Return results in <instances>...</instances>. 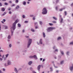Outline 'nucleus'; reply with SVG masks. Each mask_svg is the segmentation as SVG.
<instances>
[{
	"label": "nucleus",
	"mask_w": 73,
	"mask_h": 73,
	"mask_svg": "<svg viewBox=\"0 0 73 73\" xmlns=\"http://www.w3.org/2000/svg\"><path fill=\"white\" fill-rule=\"evenodd\" d=\"M3 22H5V19H3Z\"/></svg>",
	"instance_id": "41"
},
{
	"label": "nucleus",
	"mask_w": 73,
	"mask_h": 73,
	"mask_svg": "<svg viewBox=\"0 0 73 73\" xmlns=\"http://www.w3.org/2000/svg\"><path fill=\"white\" fill-rule=\"evenodd\" d=\"M35 25H37V23L36 22L35 23Z\"/></svg>",
	"instance_id": "33"
},
{
	"label": "nucleus",
	"mask_w": 73,
	"mask_h": 73,
	"mask_svg": "<svg viewBox=\"0 0 73 73\" xmlns=\"http://www.w3.org/2000/svg\"><path fill=\"white\" fill-rule=\"evenodd\" d=\"M14 70L15 71L16 73H17V69L16 68H15L14 69Z\"/></svg>",
	"instance_id": "12"
},
{
	"label": "nucleus",
	"mask_w": 73,
	"mask_h": 73,
	"mask_svg": "<svg viewBox=\"0 0 73 73\" xmlns=\"http://www.w3.org/2000/svg\"><path fill=\"white\" fill-rule=\"evenodd\" d=\"M7 64L8 65H11V62L9 60H8L7 61Z\"/></svg>",
	"instance_id": "6"
},
{
	"label": "nucleus",
	"mask_w": 73,
	"mask_h": 73,
	"mask_svg": "<svg viewBox=\"0 0 73 73\" xmlns=\"http://www.w3.org/2000/svg\"><path fill=\"white\" fill-rule=\"evenodd\" d=\"M9 3H12V1H9Z\"/></svg>",
	"instance_id": "57"
},
{
	"label": "nucleus",
	"mask_w": 73,
	"mask_h": 73,
	"mask_svg": "<svg viewBox=\"0 0 73 73\" xmlns=\"http://www.w3.org/2000/svg\"><path fill=\"white\" fill-rule=\"evenodd\" d=\"M33 73H36V72H35V71H33Z\"/></svg>",
	"instance_id": "46"
},
{
	"label": "nucleus",
	"mask_w": 73,
	"mask_h": 73,
	"mask_svg": "<svg viewBox=\"0 0 73 73\" xmlns=\"http://www.w3.org/2000/svg\"><path fill=\"white\" fill-rule=\"evenodd\" d=\"M53 19H54L55 20H57V18L54 17H53Z\"/></svg>",
	"instance_id": "13"
},
{
	"label": "nucleus",
	"mask_w": 73,
	"mask_h": 73,
	"mask_svg": "<svg viewBox=\"0 0 73 73\" xmlns=\"http://www.w3.org/2000/svg\"><path fill=\"white\" fill-rule=\"evenodd\" d=\"M32 40L31 39H29V41L28 43V46L27 48H29V46H30V45H31V43H32Z\"/></svg>",
	"instance_id": "3"
},
{
	"label": "nucleus",
	"mask_w": 73,
	"mask_h": 73,
	"mask_svg": "<svg viewBox=\"0 0 73 73\" xmlns=\"http://www.w3.org/2000/svg\"><path fill=\"white\" fill-rule=\"evenodd\" d=\"M60 39H61V37H58L57 39V40H60Z\"/></svg>",
	"instance_id": "20"
},
{
	"label": "nucleus",
	"mask_w": 73,
	"mask_h": 73,
	"mask_svg": "<svg viewBox=\"0 0 73 73\" xmlns=\"http://www.w3.org/2000/svg\"><path fill=\"white\" fill-rule=\"evenodd\" d=\"M43 35V37H45V34L44 32H43L42 33Z\"/></svg>",
	"instance_id": "10"
},
{
	"label": "nucleus",
	"mask_w": 73,
	"mask_h": 73,
	"mask_svg": "<svg viewBox=\"0 0 73 73\" xmlns=\"http://www.w3.org/2000/svg\"><path fill=\"white\" fill-rule=\"evenodd\" d=\"M38 28V27H35V29H37V28Z\"/></svg>",
	"instance_id": "63"
},
{
	"label": "nucleus",
	"mask_w": 73,
	"mask_h": 73,
	"mask_svg": "<svg viewBox=\"0 0 73 73\" xmlns=\"http://www.w3.org/2000/svg\"><path fill=\"white\" fill-rule=\"evenodd\" d=\"M6 12H5L4 13V14L5 15V14H6Z\"/></svg>",
	"instance_id": "64"
},
{
	"label": "nucleus",
	"mask_w": 73,
	"mask_h": 73,
	"mask_svg": "<svg viewBox=\"0 0 73 73\" xmlns=\"http://www.w3.org/2000/svg\"><path fill=\"white\" fill-rule=\"evenodd\" d=\"M0 6L1 7L2 6V4H1V3H0Z\"/></svg>",
	"instance_id": "45"
},
{
	"label": "nucleus",
	"mask_w": 73,
	"mask_h": 73,
	"mask_svg": "<svg viewBox=\"0 0 73 73\" xmlns=\"http://www.w3.org/2000/svg\"><path fill=\"white\" fill-rule=\"evenodd\" d=\"M39 24H40V25H42V21H40L39 22Z\"/></svg>",
	"instance_id": "23"
},
{
	"label": "nucleus",
	"mask_w": 73,
	"mask_h": 73,
	"mask_svg": "<svg viewBox=\"0 0 73 73\" xmlns=\"http://www.w3.org/2000/svg\"><path fill=\"white\" fill-rule=\"evenodd\" d=\"M50 69L51 70V71H52V68H50Z\"/></svg>",
	"instance_id": "49"
},
{
	"label": "nucleus",
	"mask_w": 73,
	"mask_h": 73,
	"mask_svg": "<svg viewBox=\"0 0 73 73\" xmlns=\"http://www.w3.org/2000/svg\"><path fill=\"white\" fill-rule=\"evenodd\" d=\"M56 10H58V7H56Z\"/></svg>",
	"instance_id": "35"
},
{
	"label": "nucleus",
	"mask_w": 73,
	"mask_h": 73,
	"mask_svg": "<svg viewBox=\"0 0 73 73\" xmlns=\"http://www.w3.org/2000/svg\"><path fill=\"white\" fill-rule=\"evenodd\" d=\"M61 53L62 54H64V52L62 51H61Z\"/></svg>",
	"instance_id": "39"
},
{
	"label": "nucleus",
	"mask_w": 73,
	"mask_h": 73,
	"mask_svg": "<svg viewBox=\"0 0 73 73\" xmlns=\"http://www.w3.org/2000/svg\"><path fill=\"white\" fill-rule=\"evenodd\" d=\"M9 46L10 48H11V46H12V45H11V44H10L9 45Z\"/></svg>",
	"instance_id": "42"
},
{
	"label": "nucleus",
	"mask_w": 73,
	"mask_h": 73,
	"mask_svg": "<svg viewBox=\"0 0 73 73\" xmlns=\"http://www.w3.org/2000/svg\"><path fill=\"white\" fill-rule=\"evenodd\" d=\"M0 52H3V50H0Z\"/></svg>",
	"instance_id": "54"
},
{
	"label": "nucleus",
	"mask_w": 73,
	"mask_h": 73,
	"mask_svg": "<svg viewBox=\"0 0 73 73\" xmlns=\"http://www.w3.org/2000/svg\"><path fill=\"white\" fill-rule=\"evenodd\" d=\"M39 44H42V39H40L39 42Z\"/></svg>",
	"instance_id": "7"
},
{
	"label": "nucleus",
	"mask_w": 73,
	"mask_h": 73,
	"mask_svg": "<svg viewBox=\"0 0 73 73\" xmlns=\"http://www.w3.org/2000/svg\"><path fill=\"white\" fill-rule=\"evenodd\" d=\"M15 5L14 4H12V7H13L15 6Z\"/></svg>",
	"instance_id": "40"
},
{
	"label": "nucleus",
	"mask_w": 73,
	"mask_h": 73,
	"mask_svg": "<svg viewBox=\"0 0 73 73\" xmlns=\"http://www.w3.org/2000/svg\"><path fill=\"white\" fill-rule=\"evenodd\" d=\"M8 66V65H7V63H5V66Z\"/></svg>",
	"instance_id": "36"
},
{
	"label": "nucleus",
	"mask_w": 73,
	"mask_h": 73,
	"mask_svg": "<svg viewBox=\"0 0 73 73\" xmlns=\"http://www.w3.org/2000/svg\"><path fill=\"white\" fill-rule=\"evenodd\" d=\"M31 31H32V32H35V30L33 29H31Z\"/></svg>",
	"instance_id": "21"
},
{
	"label": "nucleus",
	"mask_w": 73,
	"mask_h": 73,
	"mask_svg": "<svg viewBox=\"0 0 73 73\" xmlns=\"http://www.w3.org/2000/svg\"><path fill=\"white\" fill-rule=\"evenodd\" d=\"M63 20V19H62V18H61V20L60 21V22L61 23H62V21Z\"/></svg>",
	"instance_id": "19"
},
{
	"label": "nucleus",
	"mask_w": 73,
	"mask_h": 73,
	"mask_svg": "<svg viewBox=\"0 0 73 73\" xmlns=\"http://www.w3.org/2000/svg\"><path fill=\"white\" fill-rule=\"evenodd\" d=\"M64 63V61H62L60 62V64H62L63 63Z\"/></svg>",
	"instance_id": "29"
},
{
	"label": "nucleus",
	"mask_w": 73,
	"mask_h": 73,
	"mask_svg": "<svg viewBox=\"0 0 73 73\" xmlns=\"http://www.w3.org/2000/svg\"><path fill=\"white\" fill-rule=\"evenodd\" d=\"M4 5H8V3H4Z\"/></svg>",
	"instance_id": "27"
},
{
	"label": "nucleus",
	"mask_w": 73,
	"mask_h": 73,
	"mask_svg": "<svg viewBox=\"0 0 73 73\" xmlns=\"http://www.w3.org/2000/svg\"><path fill=\"white\" fill-rule=\"evenodd\" d=\"M9 55V54H7L6 55H5L6 58H7V57H8V56Z\"/></svg>",
	"instance_id": "26"
},
{
	"label": "nucleus",
	"mask_w": 73,
	"mask_h": 73,
	"mask_svg": "<svg viewBox=\"0 0 73 73\" xmlns=\"http://www.w3.org/2000/svg\"><path fill=\"white\" fill-rule=\"evenodd\" d=\"M8 9V11H10V10H11V8H10V7H9V9Z\"/></svg>",
	"instance_id": "24"
},
{
	"label": "nucleus",
	"mask_w": 73,
	"mask_h": 73,
	"mask_svg": "<svg viewBox=\"0 0 73 73\" xmlns=\"http://www.w3.org/2000/svg\"><path fill=\"white\" fill-rule=\"evenodd\" d=\"M70 70L71 71H72L73 70V64H72V66H70Z\"/></svg>",
	"instance_id": "5"
},
{
	"label": "nucleus",
	"mask_w": 73,
	"mask_h": 73,
	"mask_svg": "<svg viewBox=\"0 0 73 73\" xmlns=\"http://www.w3.org/2000/svg\"><path fill=\"white\" fill-rule=\"evenodd\" d=\"M18 27H21V25H20V24H18Z\"/></svg>",
	"instance_id": "31"
},
{
	"label": "nucleus",
	"mask_w": 73,
	"mask_h": 73,
	"mask_svg": "<svg viewBox=\"0 0 73 73\" xmlns=\"http://www.w3.org/2000/svg\"><path fill=\"white\" fill-rule=\"evenodd\" d=\"M52 22L53 23H54V24H56V23H57L56 21H52Z\"/></svg>",
	"instance_id": "18"
},
{
	"label": "nucleus",
	"mask_w": 73,
	"mask_h": 73,
	"mask_svg": "<svg viewBox=\"0 0 73 73\" xmlns=\"http://www.w3.org/2000/svg\"><path fill=\"white\" fill-rule=\"evenodd\" d=\"M19 6L18 5V6H17L16 7V9H19Z\"/></svg>",
	"instance_id": "16"
},
{
	"label": "nucleus",
	"mask_w": 73,
	"mask_h": 73,
	"mask_svg": "<svg viewBox=\"0 0 73 73\" xmlns=\"http://www.w3.org/2000/svg\"><path fill=\"white\" fill-rule=\"evenodd\" d=\"M17 22H18L17 20H16L14 23H13L12 27H11V32L12 35L13 33V32L12 31V28L13 30L14 31L16 29V25L17 23Z\"/></svg>",
	"instance_id": "1"
},
{
	"label": "nucleus",
	"mask_w": 73,
	"mask_h": 73,
	"mask_svg": "<svg viewBox=\"0 0 73 73\" xmlns=\"http://www.w3.org/2000/svg\"><path fill=\"white\" fill-rule=\"evenodd\" d=\"M54 52H58V50H57V49H56L55 50V51H54Z\"/></svg>",
	"instance_id": "37"
},
{
	"label": "nucleus",
	"mask_w": 73,
	"mask_h": 73,
	"mask_svg": "<svg viewBox=\"0 0 73 73\" xmlns=\"http://www.w3.org/2000/svg\"><path fill=\"white\" fill-rule=\"evenodd\" d=\"M30 70H32L33 68H32L31 67V68H30Z\"/></svg>",
	"instance_id": "55"
},
{
	"label": "nucleus",
	"mask_w": 73,
	"mask_h": 73,
	"mask_svg": "<svg viewBox=\"0 0 73 73\" xmlns=\"http://www.w3.org/2000/svg\"><path fill=\"white\" fill-rule=\"evenodd\" d=\"M44 61H45V59H43L42 61V62H44Z\"/></svg>",
	"instance_id": "56"
},
{
	"label": "nucleus",
	"mask_w": 73,
	"mask_h": 73,
	"mask_svg": "<svg viewBox=\"0 0 73 73\" xmlns=\"http://www.w3.org/2000/svg\"><path fill=\"white\" fill-rule=\"evenodd\" d=\"M4 57V55H3L2 58H3V57Z\"/></svg>",
	"instance_id": "62"
},
{
	"label": "nucleus",
	"mask_w": 73,
	"mask_h": 73,
	"mask_svg": "<svg viewBox=\"0 0 73 73\" xmlns=\"http://www.w3.org/2000/svg\"><path fill=\"white\" fill-rule=\"evenodd\" d=\"M71 6H72H72H73V3H72L71 5Z\"/></svg>",
	"instance_id": "58"
},
{
	"label": "nucleus",
	"mask_w": 73,
	"mask_h": 73,
	"mask_svg": "<svg viewBox=\"0 0 73 73\" xmlns=\"http://www.w3.org/2000/svg\"><path fill=\"white\" fill-rule=\"evenodd\" d=\"M9 14H11L12 13V12L11 11H10L9 12Z\"/></svg>",
	"instance_id": "44"
},
{
	"label": "nucleus",
	"mask_w": 73,
	"mask_h": 73,
	"mask_svg": "<svg viewBox=\"0 0 73 73\" xmlns=\"http://www.w3.org/2000/svg\"><path fill=\"white\" fill-rule=\"evenodd\" d=\"M3 71H5V69L3 68Z\"/></svg>",
	"instance_id": "61"
},
{
	"label": "nucleus",
	"mask_w": 73,
	"mask_h": 73,
	"mask_svg": "<svg viewBox=\"0 0 73 73\" xmlns=\"http://www.w3.org/2000/svg\"><path fill=\"white\" fill-rule=\"evenodd\" d=\"M22 17L23 18H25V16H24V15H23Z\"/></svg>",
	"instance_id": "43"
},
{
	"label": "nucleus",
	"mask_w": 73,
	"mask_h": 73,
	"mask_svg": "<svg viewBox=\"0 0 73 73\" xmlns=\"http://www.w3.org/2000/svg\"><path fill=\"white\" fill-rule=\"evenodd\" d=\"M42 58H40V61H42Z\"/></svg>",
	"instance_id": "50"
},
{
	"label": "nucleus",
	"mask_w": 73,
	"mask_h": 73,
	"mask_svg": "<svg viewBox=\"0 0 73 73\" xmlns=\"http://www.w3.org/2000/svg\"><path fill=\"white\" fill-rule=\"evenodd\" d=\"M69 52H67V55H68V54H69Z\"/></svg>",
	"instance_id": "53"
},
{
	"label": "nucleus",
	"mask_w": 73,
	"mask_h": 73,
	"mask_svg": "<svg viewBox=\"0 0 73 73\" xmlns=\"http://www.w3.org/2000/svg\"><path fill=\"white\" fill-rule=\"evenodd\" d=\"M28 23V21H25V23Z\"/></svg>",
	"instance_id": "32"
},
{
	"label": "nucleus",
	"mask_w": 73,
	"mask_h": 73,
	"mask_svg": "<svg viewBox=\"0 0 73 73\" xmlns=\"http://www.w3.org/2000/svg\"><path fill=\"white\" fill-rule=\"evenodd\" d=\"M3 59L2 58H0V60L2 61Z\"/></svg>",
	"instance_id": "52"
},
{
	"label": "nucleus",
	"mask_w": 73,
	"mask_h": 73,
	"mask_svg": "<svg viewBox=\"0 0 73 73\" xmlns=\"http://www.w3.org/2000/svg\"><path fill=\"white\" fill-rule=\"evenodd\" d=\"M54 29V28L52 27H48L46 29L47 32H50L51 31H52Z\"/></svg>",
	"instance_id": "4"
},
{
	"label": "nucleus",
	"mask_w": 73,
	"mask_h": 73,
	"mask_svg": "<svg viewBox=\"0 0 73 73\" xmlns=\"http://www.w3.org/2000/svg\"><path fill=\"white\" fill-rule=\"evenodd\" d=\"M22 32L23 33H24V32H25V31L24 30V29L23 30Z\"/></svg>",
	"instance_id": "48"
},
{
	"label": "nucleus",
	"mask_w": 73,
	"mask_h": 73,
	"mask_svg": "<svg viewBox=\"0 0 73 73\" xmlns=\"http://www.w3.org/2000/svg\"><path fill=\"white\" fill-rule=\"evenodd\" d=\"M49 24L50 25V26H52L53 25V24H52V23H49Z\"/></svg>",
	"instance_id": "17"
},
{
	"label": "nucleus",
	"mask_w": 73,
	"mask_h": 73,
	"mask_svg": "<svg viewBox=\"0 0 73 73\" xmlns=\"http://www.w3.org/2000/svg\"><path fill=\"white\" fill-rule=\"evenodd\" d=\"M5 28L6 29H8V27H5Z\"/></svg>",
	"instance_id": "51"
},
{
	"label": "nucleus",
	"mask_w": 73,
	"mask_h": 73,
	"mask_svg": "<svg viewBox=\"0 0 73 73\" xmlns=\"http://www.w3.org/2000/svg\"><path fill=\"white\" fill-rule=\"evenodd\" d=\"M25 37L26 38H29V36H25Z\"/></svg>",
	"instance_id": "38"
},
{
	"label": "nucleus",
	"mask_w": 73,
	"mask_h": 73,
	"mask_svg": "<svg viewBox=\"0 0 73 73\" xmlns=\"http://www.w3.org/2000/svg\"><path fill=\"white\" fill-rule=\"evenodd\" d=\"M6 0H2V1H5Z\"/></svg>",
	"instance_id": "60"
},
{
	"label": "nucleus",
	"mask_w": 73,
	"mask_h": 73,
	"mask_svg": "<svg viewBox=\"0 0 73 73\" xmlns=\"http://www.w3.org/2000/svg\"><path fill=\"white\" fill-rule=\"evenodd\" d=\"M29 57L31 58H33V56H30Z\"/></svg>",
	"instance_id": "22"
},
{
	"label": "nucleus",
	"mask_w": 73,
	"mask_h": 73,
	"mask_svg": "<svg viewBox=\"0 0 73 73\" xmlns=\"http://www.w3.org/2000/svg\"><path fill=\"white\" fill-rule=\"evenodd\" d=\"M33 20H35V17H33Z\"/></svg>",
	"instance_id": "47"
},
{
	"label": "nucleus",
	"mask_w": 73,
	"mask_h": 73,
	"mask_svg": "<svg viewBox=\"0 0 73 73\" xmlns=\"http://www.w3.org/2000/svg\"><path fill=\"white\" fill-rule=\"evenodd\" d=\"M33 15H30V17H33Z\"/></svg>",
	"instance_id": "59"
},
{
	"label": "nucleus",
	"mask_w": 73,
	"mask_h": 73,
	"mask_svg": "<svg viewBox=\"0 0 73 73\" xmlns=\"http://www.w3.org/2000/svg\"><path fill=\"white\" fill-rule=\"evenodd\" d=\"M32 61H30L29 62L28 64L29 65H31V64H32Z\"/></svg>",
	"instance_id": "11"
},
{
	"label": "nucleus",
	"mask_w": 73,
	"mask_h": 73,
	"mask_svg": "<svg viewBox=\"0 0 73 73\" xmlns=\"http://www.w3.org/2000/svg\"><path fill=\"white\" fill-rule=\"evenodd\" d=\"M19 2V1L18 0H15V2L16 3H17Z\"/></svg>",
	"instance_id": "28"
},
{
	"label": "nucleus",
	"mask_w": 73,
	"mask_h": 73,
	"mask_svg": "<svg viewBox=\"0 0 73 73\" xmlns=\"http://www.w3.org/2000/svg\"><path fill=\"white\" fill-rule=\"evenodd\" d=\"M11 36L9 35L8 37H7V38H8V39H10L11 38Z\"/></svg>",
	"instance_id": "14"
},
{
	"label": "nucleus",
	"mask_w": 73,
	"mask_h": 73,
	"mask_svg": "<svg viewBox=\"0 0 73 73\" xmlns=\"http://www.w3.org/2000/svg\"><path fill=\"white\" fill-rule=\"evenodd\" d=\"M2 11L3 12H4V11H5V9H4V8H2Z\"/></svg>",
	"instance_id": "15"
},
{
	"label": "nucleus",
	"mask_w": 73,
	"mask_h": 73,
	"mask_svg": "<svg viewBox=\"0 0 73 73\" xmlns=\"http://www.w3.org/2000/svg\"><path fill=\"white\" fill-rule=\"evenodd\" d=\"M40 68H41V65H39L38 66L37 69L38 70H39V71H40Z\"/></svg>",
	"instance_id": "8"
},
{
	"label": "nucleus",
	"mask_w": 73,
	"mask_h": 73,
	"mask_svg": "<svg viewBox=\"0 0 73 73\" xmlns=\"http://www.w3.org/2000/svg\"><path fill=\"white\" fill-rule=\"evenodd\" d=\"M62 10H63V9H60L59 10V11H62Z\"/></svg>",
	"instance_id": "34"
},
{
	"label": "nucleus",
	"mask_w": 73,
	"mask_h": 73,
	"mask_svg": "<svg viewBox=\"0 0 73 73\" xmlns=\"http://www.w3.org/2000/svg\"><path fill=\"white\" fill-rule=\"evenodd\" d=\"M64 13H65V16L67 14V12H66V11H65L64 12Z\"/></svg>",
	"instance_id": "30"
},
{
	"label": "nucleus",
	"mask_w": 73,
	"mask_h": 73,
	"mask_svg": "<svg viewBox=\"0 0 73 73\" xmlns=\"http://www.w3.org/2000/svg\"><path fill=\"white\" fill-rule=\"evenodd\" d=\"M42 14H43V15H45L47 13V10L46 8H44L42 10Z\"/></svg>",
	"instance_id": "2"
},
{
	"label": "nucleus",
	"mask_w": 73,
	"mask_h": 73,
	"mask_svg": "<svg viewBox=\"0 0 73 73\" xmlns=\"http://www.w3.org/2000/svg\"><path fill=\"white\" fill-rule=\"evenodd\" d=\"M23 5H26V2H23Z\"/></svg>",
	"instance_id": "25"
},
{
	"label": "nucleus",
	"mask_w": 73,
	"mask_h": 73,
	"mask_svg": "<svg viewBox=\"0 0 73 73\" xmlns=\"http://www.w3.org/2000/svg\"><path fill=\"white\" fill-rule=\"evenodd\" d=\"M33 58H34L35 60L37 59V56L36 55H34L33 56Z\"/></svg>",
	"instance_id": "9"
}]
</instances>
